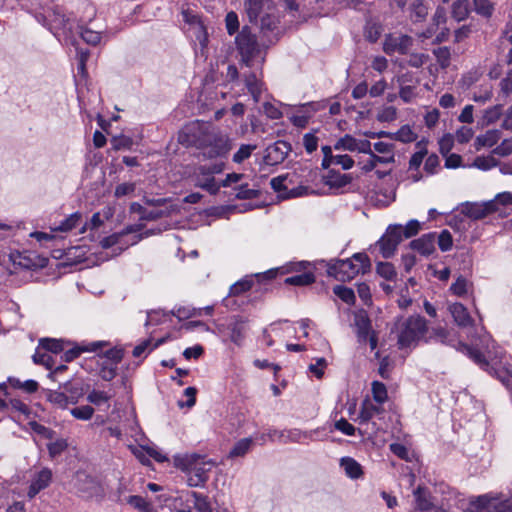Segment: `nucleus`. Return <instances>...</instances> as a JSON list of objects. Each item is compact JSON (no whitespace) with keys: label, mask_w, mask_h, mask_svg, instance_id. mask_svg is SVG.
<instances>
[{"label":"nucleus","mask_w":512,"mask_h":512,"mask_svg":"<svg viewBox=\"0 0 512 512\" xmlns=\"http://www.w3.org/2000/svg\"><path fill=\"white\" fill-rule=\"evenodd\" d=\"M429 7L424 0H414L410 5V15L413 21H423L428 15Z\"/></svg>","instance_id":"nucleus-27"},{"label":"nucleus","mask_w":512,"mask_h":512,"mask_svg":"<svg viewBox=\"0 0 512 512\" xmlns=\"http://www.w3.org/2000/svg\"><path fill=\"white\" fill-rule=\"evenodd\" d=\"M291 149L290 143L278 140L266 148L264 162L271 166L281 164L286 159Z\"/></svg>","instance_id":"nucleus-10"},{"label":"nucleus","mask_w":512,"mask_h":512,"mask_svg":"<svg viewBox=\"0 0 512 512\" xmlns=\"http://www.w3.org/2000/svg\"><path fill=\"white\" fill-rule=\"evenodd\" d=\"M412 44L413 40L408 35H389L385 39L383 49L387 54H393L395 52L406 54L411 48Z\"/></svg>","instance_id":"nucleus-11"},{"label":"nucleus","mask_w":512,"mask_h":512,"mask_svg":"<svg viewBox=\"0 0 512 512\" xmlns=\"http://www.w3.org/2000/svg\"><path fill=\"white\" fill-rule=\"evenodd\" d=\"M111 144L115 150L130 149L133 145V140L128 136L120 135L113 137Z\"/></svg>","instance_id":"nucleus-53"},{"label":"nucleus","mask_w":512,"mask_h":512,"mask_svg":"<svg viewBox=\"0 0 512 512\" xmlns=\"http://www.w3.org/2000/svg\"><path fill=\"white\" fill-rule=\"evenodd\" d=\"M453 245V238L448 230H442L438 235V246L442 252L449 251Z\"/></svg>","instance_id":"nucleus-49"},{"label":"nucleus","mask_w":512,"mask_h":512,"mask_svg":"<svg viewBox=\"0 0 512 512\" xmlns=\"http://www.w3.org/2000/svg\"><path fill=\"white\" fill-rule=\"evenodd\" d=\"M474 10L477 14L490 18L494 12V5L490 0H473Z\"/></svg>","instance_id":"nucleus-35"},{"label":"nucleus","mask_w":512,"mask_h":512,"mask_svg":"<svg viewBox=\"0 0 512 512\" xmlns=\"http://www.w3.org/2000/svg\"><path fill=\"white\" fill-rule=\"evenodd\" d=\"M178 141L185 147H195L206 159L223 158L232 149L231 139L214 131L208 123L193 121L179 132Z\"/></svg>","instance_id":"nucleus-1"},{"label":"nucleus","mask_w":512,"mask_h":512,"mask_svg":"<svg viewBox=\"0 0 512 512\" xmlns=\"http://www.w3.org/2000/svg\"><path fill=\"white\" fill-rule=\"evenodd\" d=\"M496 211V201L465 202L461 205V213L473 220L483 219Z\"/></svg>","instance_id":"nucleus-8"},{"label":"nucleus","mask_w":512,"mask_h":512,"mask_svg":"<svg viewBox=\"0 0 512 512\" xmlns=\"http://www.w3.org/2000/svg\"><path fill=\"white\" fill-rule=\"evenodd\" d=\"M334 426L336 430L341 431L347 436H353L356 431V428L345 418H341L340 420L336 421Z\"/></svg>","instance_id":"nucleus-61"},{"label":"nucleus","mask_w":512,"mask_h":512,"mask_svg":"<svg viewBox=\"0 0 512 512\" xmlns=\"http://www.w3.org/2000/svg\"><path fill=\"white\" fill-rule=\"evenodd\" d=\"M124 352L122 349L112 348L105 352L106 360L104 362H109L111 364L117 365L121 362L123 358Z\"/></svg>","instance_id":"nucleus-62"},{"label":"nucleus","mask_w":512,"mask_h":512,"mask_svg":"<svg viewBox=\"0 0 512 512\" xmlns=\"http://www.w3.org/2000/svg\"><path fill=\"white\" fill-rule=\"evenodd\" d=\"M501 137L499 130H488L485 134L477 136L475 140V148L479 150L482 147L494 146Z\"/></svg>","instance_id":"nucleus-22"},{"label":"nucleus","mask_w":512,"mask_h":512,"mask_svg":"<svg viewBox=\"0 0 512 512\" xmlns=\"http://www.w3.org/2000/svg\"><path fill=\"white\" fill-rule=\"evenodd\" d=\"M269 0H245V11L250 22L256 21Z\"/></svg>","instance_id":"nucleus-24"},{"label":"nucleus","mask_w":512,"mask_h":512,"mask_svg":"<svg viewBox=\"0 0 512 512\" xmlns=\"http://www.w3.org/2000/svg\"><path fill=\"white\" fill-rule=\"evenodd\" d=\"M449 311L459 327L466 328L473 325L474 321L463 304L453 303L449 306Z\"/></svg>","instance_id":"nucleus-14"},{"label":"nucleus","mask_w":512,"mask_h":512,"mask_svg":"<svg viewBox=\"0 0 512 512\" xmlns=\"http://www.w3.org/2000/svg\"><path fill=\"white\" fill-rule=\"evenodd\" d=\"M39 345L47 353L58 354L64 350V342L58 339L44 338L40 340Z\"/></svg>","instance_id":"nucleus-31"},{"label":"nucleus","mask_w":512,"mask_h":512,"mask_svg":"<svg viewBox=\"0 0 512 512\" xmlns=\"http://www.w3.org/2000/svg\"><path fill=\"white\" fill-rule=\"evenodd\" d=\"M376 272L379 276L389 281L394 280L397 276L395 267L390 262H378Z\"/></svg>","instance_id":"nucleus-33"},{"label":"nucleus","mask_w":512,"mask_h":512,"mask_svg":"<svg viewBox=\"0 0 512 512\" xmlns=\"http://www.w3.org/2000/svg\"><path fill=\"white\" fill-rule=\"evenodd\" d=\"M418 151H416L410 158L409 168L418 169L423 162L424 157L427 155L426 144L423 141H419L416 144Z\"/></svg>","instance_id":"nucleus-32"},{"label":"nucleus","mask_w":512,"mask_h":512,"mask_svg":"<svg viewBox=\"0 0 512 512\" xmlns=\"http://www.w3.org/2000/svg\"><path fill=\"white\" fill-rule=\"evenodd\" d=\"M371 262L366 253H355L351 258L333 259L327 264V274L341 282L350 281L359 273L370 271Z\"/></svg>","instance_id":"nucleus-2"},{"label":"nucleus","mask_w":512,"mask_h":512,"mask_svg":"<svg viewBox=\"0 0 512 512\" xmlns=\"http://www.w3.org/2000/svg\"><path fill=\"white\" fill-rule=\"evenodd\" d=\"M399 348H407L417 343L428 331L424 317L412 315L399 321L396 325Z\"/></svg>","instance_id":"nucleus-4"},{"label":"nucleus","mask_w":512,"mask_h":512,"mask_svg":"<svg viewBox=\"0 0 512 512\" xmlns=\"http://www.w3.org/2000/svg\"><path fill=\"white\" fill-rule=\"evenodd\" d=\"M496 160L491 156H478L473 162V166L481 170H489L496 166Z\"/></svg>","instance_id":"nucleus-54"},{"label":"nucleus","mask_w":512,"mask_h":512,"mask_svg":"<svg viewBox=\"0 0 512 512\" xmlns=\"http://www.w3.org/2000/svg\"><path fill=\"white\" fill-rule=\"evenodd\" d=\"M372 394L374 400L379 404H383L388 397L386 386L379 381L372 383Z\"/></svg>","instance_id":"nucleus-43"},{"label":"nucleus","mask_w":512,"mask_h":512,"mask_svg":"<svg viewBox=\"0 0 512 512\" xmlns=\"http://www.w3.org/2000/svg\"><path fill=\"white\" fill-rule=\"evenodd\" d=\"M47 20L49 22V29L55 36L58 35L60 30L67 29L69 23V19L60 8L53 9L47 15Z\"/></svg>","instance_id":"nucleus-17"},{"label":"nucleus","mask_w":512,"mask_h":512,"mask_svg":"<svg viewBox=\"0 0 512 512\" xmlns=\"http://www.w3.org/2000/svg\"><path fill=\"white\" fill-rule=\"evenodd\" d=\"M252 443L253 441L251 438H243L239 440L229 452V456L232 458L244 456L250 450Z\"/></svg>","instance_id":"nucleus-34"},{"label":"nucleus","mask_w":512,"mask_h":512,"mask_svg":"<svg viewBox=\"0 0 512 512\" xmlns=\"http://www.w3.org/2000/svg\"><path fill=\"white\" fill-rule=\"evenodd\" d=\"M356 143V138L352 137L349 134H346L336 142L334 148L336 150H347L353 152L356 151Z\"/></svg>","instance_id":"nucleus-40"},{"label":"nucleus","mask_w":512,"mask_h":512,"mask_svg":"<svg viewBox=\"0 0 512 512\" xmlns=\"http://www.w3.org/2000/svg\"><path fill=\"white\" fill-rule=\"evenodd\" d=\"M452 17L458 22L465 20L469 15V1L457 0L452 5Z\"/></svg>","instance_id":"nucleus-30"},{"label":"nucleus","mask_w":512,"mask_h":512,"mask_svg":"<svg viewBox=\"0 0 512 512\" xmlns=\"http://www.w3.org/2000/svg\"><path fill=\"white\" fill-rule=\"evenodd\" d=\"M76 488L83 497L89 498L97 493L98 484L92 477L79 473L77 474Z\"/></svg>","instance_id":"nucleus-16"},{"label":"nucleus","mask_w":512,"mask_h":512,"mask_svg":"<svg viewBox=\"0 0 512 512\" xmlns=\"http://www.w3.org/2000/svg\"><path fill=\"white\" fill-rule=\"evenodd\" d=\"M416 508L422 512H427L434 504V499L426 487L418 486L414 491Z\"/></svg>","instance_id":"nucleus-19"},{"label":"nucleus","mask_w":512,"mask_h":512,"mask_svg":"<svg viewBox=\"0 0 512 512\" xmlns=\"http://www.w3.org/2000/svg\"><path fill=\"white\" fill-rule=\"evenodd\" d=\"M257 149V145L252 144H242L236 153L233 155V161L237 164L242 163L246 159H248L252 152Z\"/></svg>","instance_id":"nucleus-39"},{"label":"nucleus","mask_w":512,"mask_h":512,"mask_svg":"<svg viewBox=\"0 0 512 512\" xmlns=\"http://www.w3.org/2000/svg\"><path fill=\"white\" fill-rule=\"evenodd\" d=\"M436 233L423 234L410 242V247L423 256H429L435 251Z\"/></svg>","instance_id":"nucleus-13"},{"label":"nucleus","mask_w":512,"mask_h":512,"mask_svg":"<svg viewBox=\"0 0 512 512\" xmlns=\"http://www.w3.org/2000/svg\"><path fill=\"white\" fill-rule=\"evenodd\" d=\"M293 184L294 182L288 174L274 177L270 181L272 189L278 193V196L282 199H287L289 187Z\"/></svg>","instance_id":"nucleus-20"},{"label":"nucleus","mask_w":512,"mask_h":512,"mask_svg":"<svg viewBox=\"0 0 512 512\" xmlns=\"http://www.w3.org/2000/svg\"><path fill=\"white\" fill-rule=\"evenodd\" d=\"M236 46L246 66L259 54V44L256 36L251 33L248 26H244L236 36Z\"/></svg>","instance_id":"nucleus-6"},{"label":"nucleus","mask_w":512,"mask_h":512,"mask_svg":"<svg viewBox=\"0 0 512 512\" xmlns=\"http://www.w3.org/2000/svg\"><path fill=\"white\" fill-rule=\"evenodd\" d=\"M246 321L243 319L236 320L230 327L231 334L230 339L233 343L236 345H241L244 338H245V332H246Z\"/></svg>","instance_id":"nucleus-26"},{"label":"nucleus","mask_w":512,"mask_h":512,"mask_svg":"<svg viewBox=\"0 0 512 512\" xmlns=\"http://www.w3.org/2000/svg\"><path fill=\"white\" fill-rule=\"evenodd\" d=\"M381 35V27L376 23H368L365 27V38L369 42H376Z\"/></svg>","instance_id":"nucleus-56"},{"label":"nucleus","mask_w":512,"mask_h":512,"mask_svg":"<svg viewBox=\"0 0 512 512\" xmlns=\"http://www.w3.org/2000/svg\"><path fill=\"white\" fill-rule=\"evenodd\" d=\"M80 29V37L84 42H86L89 45H97L101 41V34L100 32L93 31L87 27L79 26Z\"/></svg>","instance_id":"nucleus-37"},{"label":"nucleus","mask_w":512,"mask_h":512,"mask_svg":"<svg viewBox=\"0 0 512 512\" xmlns=\"http://www.w3.org/2000/svg\"><path fill=\"white\" fill-rule=\"evenodd\" d=\"M67 448V443L65 440L60 439L55 442L49 443L47 445V449L51 458L60 455Z\"/></svg>","instance_id":"nucleus-59"},{"label":"nucleus","mask_w":512,"mask_h":512,"mask_svg":"<svg viewBox=\"0 0 512 512\" xmlns=\"http://www.w3.org/2000/svg\"><path fill=\"white\" fill-rule=\"evenodd\" d=\"M225 25L229 35L235 34L239 29L238 15L234 11L226 14Z\"/></svg>","instance_id":"nucleus-50"},{"label":"nucleus","mask_w":512,"mask_h":512,"mask_svg":"<svg viewBox=\"0 0 512 512\" xmlns=\"http://www.w3.org/2000/svg\"><path fill=\"white\" fill-rule=\"evenodd\" d=\"M401 231V224H391L387 227L382 237L376 242V246L379 247L383 258H391L395 254L398 245L403 240Z\"/></svg>","instance_id":"nucleus-7"},{"label":"nucleus","mask_w":512,"mask_h":512,"mask_svg":"<svg viewBox=\"0 0 512 512\" xmlns=\"http://www.w3.org/2000/svg\"><path fill=\"white\" fill-rule=\"evenodd\" d=\"M80 219H81L80 213H78V212L73 213L69 217H67L65 220H63L58 227L54 228V231H60V232L71 231L72 229L77 227Z\"/></svg>","instance_id":"nucleus-38"},{"label":"nucleus","mask_w":512,"mask_h":512,"mask_svg":"<svg viewBox=\"0 0 512 512\" xmlns=\"http://www.w3.org/2000/svg\"><path fill=\"white\" fill-rule=\"evenodd\" d=\"M397 117V109L393 106L384 107L377 115L380 122H391Z\"/></svg>","instance_id":"nucleus-58"},{"label":"nucleus","mask_w":512,"mask_h":512,"mask_svg":"<svg viewBox=\"0 0 512 512\" xmlns=\"http://www.w3.org/2000/svg\"><path fill=\"white\" fill-rule=\"evenodd\" d=\"M33 361L36 364H41L45 366L47 369L52 370L54 360L51 355H49L46 351H42L41 349H37L33 355Z\"/></svg>","instance_id":"nucleus-44"},{"label":"nucleus","mask_w":512,"mask_h":512,"mask_svg":"<svg viewBox=\"0 0 512 512\" xmlns=\"http://www.w3.org/2000/svg\"><path fill=\"white\" fill-rule=\"evenodd\" d=\"M493 153L499 156H508L512 153V139H505L498 145Z\"/></svg>","instance_id":"nucleus-64"},{"label":"nucleus","mask_w":512,"mask_h":512,"mask_svg":"<svg viewBox=\"0 0 512 512\" xmlns=\"http://www.w3.org/2000/svg\"><path fill=\"white\" fill-rule=\"evenodd\" d=\"M306 109V114L303 115H293L291 117V122L294 126L299 128H305L309 122V119L313 112L318 110L317 103H307L302 106Z\"/></svg>","instance_id":"nucleus-25"},{"label":"nucleus","mask_w":512,"mask_h":512,"mask_svg":"<svg viewBox=\"0 0 512 512\" xmlns=\"http://www.w3.org/2000/svg\"><path fill=\"white\" fill-rule=\"evenodd\" d=\"M502 114V106L495 105L487 110H485L483 115V122L485 124H491L497 121Z\"/></svg>","instance_id":"nucleus-51"},{"label":"nucleus","mask_w":512,"mask_h":512,"mask_svg":"<svg viewBox=\"0 0 512 512\" xmlns=\"http://www.w3.org/2000/svg\"><path fill=\"white\" fill-rule=\"evenodd\" d=\"M225 168L224 162H216L210 165H200L198 167V171L200 175L203 176H214L215 174H220Z\"/></svg>","instance_id":"nucleus-45"},{"label":"nucleus","mask_w":512,"mask_h":512,"mask_svg":"<svg viewBox=\"0 0 512 512\" xmlns=\"http://www.w3.org/2000/svg\"><path fill=\"white\" fill-rule=\"evenodd\" d=\"M334 294L347 304L355 302V294L351 288L337 285L333 289Z\"/></svg>","instance_id":"nucleus-41"},{"label":"nucleus","mask_w":512,"mask_h":512,"mask_svg":"<svg viewBox=\"0 0 512 512\" xmlns=\"http://www.w3.org/2000/svg\"><path fill=\"white\" fill-rule=\"evenodd\" d=\"M47 400L52 404L65 408L69 403H76V399L70 398L64 393L60 391L48 390L46 394Z\"/></svg>","instance_id":"nucleus-28"},{"label":"nucleus","mask_w":512,"mask_h":512,"mask_svg":"<svg viewBox=\"0 0 512 512\" xmlns=\"http://www.w3.org/2000/svg\"><path fill=\"white\" fill-rule=\"evenodd\" d=\"M322 181L325 185L333 189H340L351 183L352 176L350 174H342L334 169L327 172L322 177Z\"/></svg>","instance_id":"nucleus-15"},{"label":"nucleus","mask_w":512,"mask_h":512,"mask_svg":"<svg viewBox=\"0 0 512 512\" xmlns=\"http://www.w3.org/2000/svg\"><path fill=\"white\" fill-rule=\"evenodd\" d=\"M117 374V365L109 362H103L101 364L99 375L105 381H111Z\"/></svg>","instance_id":"nucleus-48"},{"label":"nucleus","mask_w":512,"mask_h":512,"mask_svg":"<svg viewBox=\"0 0 512 512\" xmlns=\"http://www.w3.org/2000/svg\"><path fill=\"white\" fill-rule=\"evenodd\" d=\"M401 229V237L410 238L419 232L420 224L417 220H410L405 226L401 225Z\"/></svg>","instance_id":"nucleus-57"},{"label":"nucleus","mask_w":512,"mask_h":512,"mask_svg":"<svg viewBox=\"0 0 512 512\" xmlns=\"http://www.w3.org/2000/svg\"><path fill=\"white\" fill-rule=\"evenodd\" d=\"M340 465L346 475L352 479H357L363 474L361 465L351 457H343L340 461Z\"/></svg>","instance_id":"nucleus-23"},{"label":"nucleus","mask_w":512,"mask_h":512,"mask_svg":"<svg viewBox=\"0 0 512 512\" xmlns=\"http://www.w3.org/2000/svg\"><path fill=\"white\" fill-rule=\"evenodd\" d=\"M355 327L359 341L365 342L371 332V321L366 312L361 311L355 315Z\"/></svg>","instance_id":"nucleus-18"},{"label":"nucleus","mask_w":512,"mask_h":512,"mask_svg":"<svg viewBox=\"0 0 512 512\" xmlns=\"http://www.w3.org/2000/svg\"><path fill=\"white\" fill-rule=\"evenodd\" d=\"M237 199H254L259 196V191L249 188L248 184H242L236 188Z\"/></svg>","instance_id":"nucleus-47"},{"label":"nucleus","mask_w":512,"mask_h":512,"mask_svg":"<svg viewBox=\"0 0 512 512\" xmlns=\"http://www.w3.org/2000/svg\"><path fill=\"white\" fill-rule=\"evenodd\" d=\"M214 463L204 461V458L198 454L186 455L177 460V466L191 473L187 482L191 487L203 486L208 480L207 471L210 470Z\"/></svg>","instance_id":"nucleus-5"},{"label":"nucleus","mask_w":512,"mask_h":512,"mask_svg":"<svg viewBox=\"0 0 512 512\" xmlns=\"http://www.w3.org/2000/svg\"><path fill=\"white\" fill-rule=\"evenodd\" d=\"M416 138L417 134L409 125H403L396 133H393V139L403 143L413 142Z\"/></svg>","instance_id":"nucleus-36"},{"label":"nucleus","mask_w":512,"mask_h":512,"mask_svg":"<svg viewBox=\"0 0 512 512\" xmlns=\"http://www.w3.org/2000/svg\"><path fill=\"white\" fill-rule=\"evenodd\" d=\"M195 185L207 191L211 195H216L220 190V185L216 182L214 176H203L200 175L198 168L195 174Z\"/></svg>","instance_id":"nucleus-21"},{"label":"nucleus","mask_w":512,"mask_h":512,"mask_svg":"<svg viewBox=\"0 0 512 512\" xmlns=\"http://www.w3.org/2000/svg\"><path fill=\"white\" fill-rule=\"evenodd\" d=\"M135 188H136L135 183H129V182L121 183L116 186L114 195L117 198H121V197L132 194L135 191Z\"/></svg>","instance_id":"nucleus-60"},{"label":"nucleus","mask_w":512,"mask_h":512,"mask_svg":"<svg viewBox=\"0 0 512 512\" xmlns=\"http://www.w3.org/2000/svg\"><path fill=\"white\" fill-rule=\"evenodd\" d=\"M433 54L442 68H447L450 65L451 53L448 47H439L433 51Z\"/></svg>","instance_id":"nucleus-42"},{"label":"nucleus","mask_w":512,"mask_h":512,"mask_svg":"<svg viewBox=\"0 0 512 512\" xmlns=\"http://www.w3.org/2000/svg\"><path fill=\"white\" fill-rule=\"evenodd\" d=\"M426 341H435L444 345L453 346L458 351L466 354L478 366H480V368H482L485 371H489L490 364L486 360L485 356L478 349L462 342H457L456 345V341L453 338L452 332L445 328L439 327L432 329Z\"/></svg>","instance_id":"nucleus-3"},{"label":"nucleus","mask_w":512,"mask_h":512,"mask_svg":"<svg viewBox=\"0 0 512 512\" xmlns=\"http://www.w3.org/2000/svg\"><path fill=\"white\" fill-rule=\"evenodd\" d=\"M110 398L111 395L107 394L104 391L98 390L91 391L87 396V400L95 405H101L102 403H106L110 400Z\"/></svg>","instance_id":"nucleus-55"},{"label":"nucleus","mask_w":512,"mask_h":512,"mask_svg":"<svg viewBox=\"0 0 512 512\" xmlns=\"http://www.w3.org/2000/svg\"><path fill=\"white\" fill-rule=\"evenodd\" d=\"M70 413L76 419L89 420L94 414V409L89 405H84L71 409Z\"/></svg>","instance_id":"nucleus-46"},{"label":"nucleus","mask_w":512,"mask_h":512,"mask_svg":"<svg viewBox=\"0 0 512 512\" xmlns=\"http://www.w3.org/2000/svg\"><path fill=\"white\" fill-rule=\"evenodd\" d=\"M53 473L51 469L44 467L35 473L28 488L27 496L33 499L40 491L46 489L52 482Z\"/></svg>","instance_id":"nucleus-12"},{"label":"nucleus","mask_w":512,"mask_h":512,"mask_svg":"<svg viewBox=\"0 0 512 512\" xmlns=\"http://www.w3.org/2000/svg\"><path fill=\"white\" fill-rule=\"evenodd\" d=\"M274 276L272 271H267L265 273H257L255 275L245 276L241 280L234 283L229 290L230 296H239L246 291L252 289L255 284H260L265 280H270Z\"/></svg>","instance_id":"nucleus-9"},{"label":"nucleus","mask_w":512,"mask_h":512,"mask_svg":"<svg viewBox=\"0 0 512 512\" xmlns=\"http://www.w3.org/2000/svg\"><path fill=\"white\" fill-rule=\"evenodd\" d=\"M315 282V275L313 272H303L285 279V283L294 286H307Z\"/></svg>","instance_id":"nucleus-29"},{"label":"nucleus","mask_w":512,"mask_h":512,"mask_svg":"<svg viewBox=\"0 0 512 512\" xmlns=\"http://www.w3.org/2000/svg\"><path fill=\"white\" fill-rule=\"evenodd\" d=\"M128 503L142 512H151V505L141 496H129Z\"/></svg>","instance_id":"nucleus-52"},{"label":"nucleus","mask_w":512,"mask_h":512,"mask_svg":"<svg viewBox=\"0 0 512 512\" xmlns=\"http://www.w3.org/2000/svg\"><path fill=\"white\" fill-rule=\"evenodd\" d=\"M450 290L457 296H463L467 292V280L466 278L460 276L457 280L451 285Z\"/></svg>","instance_id":"nucleus-63"}]
</instances>
